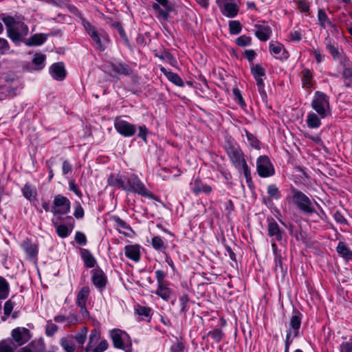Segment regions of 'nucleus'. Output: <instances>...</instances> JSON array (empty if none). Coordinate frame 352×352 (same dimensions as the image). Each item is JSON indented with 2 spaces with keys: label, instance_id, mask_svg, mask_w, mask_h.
<instances>
[{
  "label": "nucleus",
  "instance_id": "obj_1",
  "mask_svg": "<svg viewBox=\"0 0 352 352\" xmlns=\"http://www.w3.org/2000/svg\"><path fill=\"white\" fill-rule=\"evenodd\" d=\"M0 19L6 27L7 35L14 43H20L29 33V28L20 16L0 14Z\"/></svg>",
  "mask_w": 352,
  "mask_h": 352
},
{
  "label": "nucleus",
  "instance_id": "obj_2",
  "mask_svg": "<svg viewBox=\"0 0 352 352\" xmlns=\"http://www.w3.org/2000/svg\"><path fill=\"white\" fill-rule=\"evenodd\" d=\"M292 196L291 199L292 202L302 213L312 214L316 212L314 204L305 194L295 188L292 189Z\"/></svg>",
  "mask_w": 352,
  "mask_h": 352
},
{
  "label": "nucleus",
  "instance_id": "obj_3",
  "mask_svg": "<svg viewBox=\"0 0 352 352\" xmlns=\"http://www.w3.org/2000/svg\"><path fill=\"white\" fill-rule=\"evenodd\" d=\"M311 107L314 109L321 119L331 115L329 97L321 91H316L311 102Z\"/></svg>",
  "mask_w": 352,
  "mask_h": 352
},
{
  "label": "nucleus",
  "instance_id": "obj_4",
  "mask_svg": "<svg viewBox=\"0 0 352 352\" xmlns=\"http://www.w3.org/2000/svg\"><path fill=\"white\" fill-rule=\"evenodd\" d=\"M124 190L137 193L141 196L148 198L153 197L152 193L146 189L145 185L142 182L138 175L135 174H131L126 178Z\"/></svg>",
  "mask_w": 352,
  "mask_h": 352
},
{
  "label": "nucleus",
  "instance_id": "obj_5",
  "mask_svg": "<svg viewBox=\"0 0 352 352\" xmlns=\"http://www.w3.org/2000/svg\"><path fill=\"white\" fill-rule=\"evenodd\" d=\"M223 147L230 160L235 167H239L240 164L245 160L243 151L234 141L227 140Z\"/></svg>",
  "mask_w": 352,
  "mask_h": 352
},
{
  "label": "nucleus",
  "instance_id": "obj_6",
  "mask_svg": "<svg viewBox=\"0 0 352 352\" xmlns=\"http://www.w3.org/2000/svg\"><path fill=\"white\" fill-rule=\"evenodd\" d=\"M302 315L299 312H296V314L293 315L289 323V329L287 332L285 347L289 348L290 344L292 342V338L297 337L299 334V330L301 326Z\"/></svg>",
  "mask_w": 352,
  "mask_h": 352
},
{
  "label": "nucleus",
  "instance_id": "obj_7",
  "mask_svg": "<svg viewBox=\"0 0 352 352\" xmlns=\"http://www.w3.org/2000/svg\"><path fill=\"white\" fill-rule=\"evenodd\" d=\"M250 70L252 75L256 82L258 91L262 99L265 100L267 98V94L264 89L265 85L262 78L265 76V69L261 65L256 64L251 67Z\"/></svg>",
  "mask_w": 352,
  "mask_h": 352
},
{
  "label": "nucleus",
  "instance_id": "obj_8",
  "mask_svg": "<svg viewBox=\"0 0 352 352\" xmlns=\"http://www.w3.org/2000/svg\"><path fill=\"white\" fill-rule=\"evenodd\" d=\"M256 169L258 174L262 177H267L274 173V166L267 155L260 156L257 159Z\"/></svg>",
  "mask_w": 352,
  "mask_h": 352
},
{
  "label": "nucleus",
  "instance_id": "obj_9",
  "mask_svg": "<svg viewBox=\"0 0 352 352\" xmlns=\"http://www.w3.org/2000/svg\"><path fill=\"white\" fill-rule=\"evenodd\" d=\"M70 211V201L61 195L54 197L51 212L54 214H66Z\"/></svg>",
  "mask_w": 352,
  "mask_h": 352
},
{
  "label": "nucleus",
  "instance_id": "obj_10",
  "mask_svg": "<svg viewBox=\"0 0 352 352\" xmlns=\"http://www.w3.org/2000/svg\"><path fill=\"white\" fill-rule=\"evenodd\" d=\"M267 235L272 239V241L282 243L286 234L277 222L273 218H270L267 219Z\"/></svg>",
  "mask_w": 352,
  "mask_h": 352
},
{
  "label": "nucleus",
  "instance_id": "obj_11",
  "mask_svg": "<svg viewBox=\"0 0 352 352\" xmlns=\"http://www.w3.org/2000/svg\"><path fill=\"white\" fill-rule=\"evenodd\" d=\"M114 126L117 132L124 137H131L136 132V126L125 120L116 119Z\"/></svg>",
  "mask_w": 352,
  "mask_h": 352
},
{
  "label": "nucleus",
  "instance_id": "obj_12",
  "mask_svg": "<svg viewBox=\"0 0 352 352\" xmlns=\"http://www.w3.org/2000/svg\"><path fill=\"white\" fill-rule=\"evenodd\" d=\"M14 342L17 346H21L28 342L31 338V334L29 329L25 327H17L14 329L11 333Z\"/></svg>",
  "mask_w": 352,
  "mask_h": 352
},
{
  "label": "nucleus",
  "instance_id": "obj_13",
  "mask_svg": "<svg viewBox=\"0 0 352 352\" xmlns=\"http://www.w3.org/2000/svg\"><path fill=\"white\" fill-rule=\"evenodd\" d=\"M109 67L111 76H129L133 73V69L128 65L120 62H110Z\"/></svg>",
  "mask_w": 352,
  "mask_h": 352
},
{
  "label": "nucleus",
  "instance_id": "obj_14",
  "mask_svg": "<svg viewBox=\"0 0 352 352\" xmlns=\"http://www.w3.org/2000/svg\"><path fill=\"white\" fill-rule=\"evenodd\" d=\"M217 3L224 16L233 18L237 15L239 9L236 4L228 2V0H217Z\"/></svg>",
  "mask_w": 352,
  "mask_h": 352
},
{
  "label": "nucleus",
  "instance_id": "obj_15",
  "mask_svg": "<svg viewBox=\"0 0 352 352\" xmlns=\"http://www.w3.org/2000/svg\"><path fill=\"white\" fill-rule=\"evenodd\" d=\"M92 282L100 290H102L107 285V277L101 269H94L91 271Z\"/></svg>",
  "mask_w": 352,
  "mask_h": 352
},
{
  "label": "nucleus",
  "instance_id": "obj_16",
  "mask_svg": "<svg viewBox=\"0 0 352 352\" xmlns=\"http://www.w3.org/2000/svg\"><path fill=\"white\" fill-rule=\"evenodd\" d=\"M111 337L116 348L124 349V342L126 338H129V335L120 329H113L111 333Z\"/></svg>",
  "mask_w": 352,
  "mask_h": 352
},
{
  "label": "nucleus",
  "instance_id": "obj_17",
  "mask_svg": "<svg viewBox=\"0 0 352 352\" xmlns=\"http://www.w3.org/2000/svg\"><path fill=\"white\" fill-rule=\"evenodd\" d=\"M255 36L261 41H267L271 36L272 29L271 28L265 24H256L255 25Z\"/></svg>",
  "mask_w": 352,
  "mask_h": 352
},
{
  "label": "nucleus",
  "instance_id": "obj_18",
  "mask_svg": "<svg viewBox=\"0 0 352 352\" xmlns=\"http://www.w3.org/2000/svg\"><path fill=\"white\" fill-rule=\"evenodd\" d=\"M89 289L88 287H84L78 292L76 298V304L80 308V312L82 315L87 314L86 309V302L89 296Z\"/></svg>",
  "mask_w": 352,
  "mask_h": 352
},
{
  "label": "nucleus",
  "instance_id": "obj_19",
  "mask_svg": "<svg viewBox=\"0 0 352 352\" xmlns=\"http://www.w3.org/2000/svg\"><path fill=\"white\" fill-rule=\"evenodd\" d=\"M125 256L135 261L140 260V246L138 245H128L124 247Z\"/></svg>",
  "mask_w": 352,
  "mask_h": 352
},
{
  "label": "nucleus",
  "instance_id": "obj_20",
  "mask_svg": "<svg viewBox=\"0 0 352 352\" xmlns=\"http://www.w3.org/2000/svg\"><path fill=\"white\" fill-rule=\"evenodd\" d=\"M190 185L192 192L196 195L200 193L209 194L212 192L211 186L204 184L199 179H195Z\"/></svg>",
  "mask_w": 352,
  "mask_h": 352
},
{
  "label": "nucleus",
  "instance_id": "obj_21",
  "mask_svg": "<svg viewBox=\"0 0 352 352\" xmlns=\"http://www.w3.org/2000/svg\"><path fill=\"white\" fill-rule=\"evenodd\" d=\"M27 256L30 258H35L38 254V247L35 243H32L28 239L23 241L21 244Z\"/></svg>",
  "mask_w": 352,
  "mask_h": 352
},
{
  "label": "nucleus",
  "instance_id": "obj_22",
  "mask_svg": "<svg viewBox=\"0 0 352 352\" xmlns=\"http://www.w3.org/2000/svg\"><path fill=\"white\" fill-rule=\"evenodd\" d=\"M329 42L326 43V47L329 50V53L332 55L333 59L335 60L340 61V63L344 64V65H346L349 63V59L346 56L342 55L338 50L329 41Z\"/></svg>",
  "mask_w": 352,
  "mask_h": 352
},
{
  "label": "nucleus",
  "instance_id": "obj_23",
  "mask_svg": "<svg viewBox=\"0 0 352 352\" xmlns=\"http://www.w3.org/2000/svg\"><path fill=\"white\" fill-rule=\"evenodd\" d=\"M50 73L52 77L58 80H63L66 75V72L62 63L53 64L50 67Z\"/></svg>",
  "mask_w": 352,
  "mask_h": 352
},
{
  "label": "nucleus",
  "instance_id": "obj_24",
  "mask_svg": "<svg viewBox=\"0 0 352 352\" xmlns=\"http://www.w3.org/2000/svg\"><path fill=\"white\" fill-rule=\"evenodd\" d=\"M154 294L160 296L165 301H169L173 294V289L168 287V284L157 285Z\"/></svg>",
  "mask_w": 352,
  "mask_h": 352
},
{
  "label": "nucleus",
  "instance_id": "obj_25",
  "mask_svg": "<svg viewBox=\"0 0 352 352\" xmlns=\"http://www.w3.org/2000/svg\"><path fill=\"white\" fill-rule=\"evenodd\" d=\"M160 71L165 75L167 79L174 85L178 87H183L184 85L183 80L176 73L168 71L164 67H160Z\"/></svg>",
  "mask_w": 352,
  "mask_h": 352
},
{
  "label": "nucleus",
  "instance_id": "obj_26",
  "mask_svg": "<svg viewBox=\"0 0 352 352\" xmlns=\"http://www.w3.org/2000/svg\"><path fill=\"white\" fill-rule=\"evenodd\" d=\"M109 186H115L124 190L125 187L126 178L121 175L111 174L107 179Z\"/></svg>",
  "mask_w": 352,
  "mask_h": 352
},
{
  "label": "nucleus",
  "instance_id": "obj_27",
  "mask_svg": "<svg viewBox=\"0 0 352 352\" xmlns=\"http://www.w3.org/2000/svg\"><path fill=\"white\" fill-rule=\"evenodd\" d=\"M21 352H45L44 343L42 341H32L27 346L23 347Z\"/></svg>",
  "mask_w": 352,
  "mask_h": 352
},
{
  "label": "nucleus",
  "instance_id": "obj_28",
  "mask_svg": "<svg viewBox=\"0 0 352 352\" xmlns=\"http://www.w3.org/2000/svg\"><path fill=\"white\" fill-rule=\"evenodd\" d=\"M80 256L86 267L91 268L96 264V261L89 250L81 249Z\"/></svg>",
  "mask_w": 352,
  "mask_h": 352
},
{
  "label": "nucleus",
  "instance_id": "obj_29",
  "mask_svg": "<svg viewBox=\"0 0 352 352\" xmlns=\"http://www.w3.org/2000/svg\"><path fill=\"white\" fill-rule=\"evenodd\" d=\"M60 220V217H57L56 219H52V223H53L54 227L56 228V231L58 235L60 238H65L72 232L73 227H72L71 230H69V228L66 226L58 224V221Z\"/></svg>",
  "mask_w": 352,
  "mask_h": 352
},
{
  "label": "nucleus",
  "instance_id": "obj_30",
  "mask_svg": "<svg viewBox=\"0 0 352 352\" xmlns=\"http://www.w3.org/2000/svg\"><path fill=\"white\" fill-rule=\"evenodd\" d=\"M111 219L114 222V226L116 228L120 233H122L126 236L127 234L123 232L122 230L132 231L131 226L129 224H127L124 220L120 219L119 217L113 216L112 217Z\"/></svg>",
  "mask_w": 352,
  "mask_h": 352
},
{
  "label": "nucleus",
  "instance_id": "obj_31",
  "mask_svg": "<svg viewBox=\"0 0 352 352\" xmlns=\"http://www.w3.org/2000/svg\"><path fill=\"white\" fill-rule=\"evenodd\" d=\"M337 252L345 260L349 261L352 258V251L342 241H340L336 248Z\"/></svg>",
  "mask_w": 352,
  "mask_h": 352
},
{
  "label": "nucleus",
  "instance_id": "obj_32",
  "mask_svg": "<svg viewBox=\"0 0 352 352\" xmlns=\"http://www.w3.org/2000/svg\"><path fill=\"white\" fill-rule=\"evenodd\" d=\"M60 344L66 352H74L76 350V345L72 336L61 338Z\"/></svg>",
  "mask_w": 352,
  "mask_h": 352
},
{
  "label": "nucleus",
  "instance_id": "obj_33",
  "mask_svg": "<svg viewBox=\"0 0 352 352\" xmlns=\"http://www.w3.org/2000/svg\"><path fill=\"white\" fill-rule=\"evenodd\" d=\"M100 333L96 329L91 330L89 337V342L85 348L86 352H90L92 350V347L95 345L100 339Z\"/></svg>",
  "mask_w": 352,
  "mask_h": 352
},
{
  "label": "nucleus",
  "instance_id": "obj_34",
  "mask_svg": "<svg viewBox=\"0 0 352 352\" xmlns=\"http://www.w3.org/2000/svg\"><path fill=\"white\" fill-rule=\"evenodd\" d=\"M320 117L314 113H309L307 118V124L309 128L316 129L321 125Z\"/></svg>",
  "mask_w": 352,
  "mask_h": 352
},
{
  "label": "nucleus",
  "instance_id": "obj_35",
  "mask_svg": "<svg viewBox=\"0 0 352 352\" xmlns=\"http://www.w3.org/2000/svg\"><path fill=\"white\" fill-rule=\"evenodd\" d=\"M23 196L30 201L36 199L37 192L35 188L31 185L26 184L22 188Z\"/></svg>",
  "mask_w": 352,
  "mask_h": 352
},
{
  "label": "nucleus",
  "instance_id": "obj_36",
  "mask_svg": "<svg viewBox=\"0 0 352 352\" xmlns=\"http://www.w3.org/2000/svg\"><path fill=\"white\" fill-rule=\"evenodd\" d=\"M47 39V36L43 34H36L32 36L27 43V45H40L43 44Z\"/></svg>",
  "mask_w": 352,
  "mask_h": 352
},
{
  "label": "nucleus",
  "instance_id": "obj_37",
  "mask_svg": "<svg viewBox=\"0 0 352 352\" xmlns=\"http://www.w3.org/2000/svg\"><path fill=\"white\" fill-rule=\"evenodd\" d=\"M9 294V285L7 280L0 276V299H6Z\"/></svg>",
  "mask_w": 352,
  "mask_h": 352
},
{
  "label": "nucleus",
  "instance_id": "obj_38",
  "mask_svg": "<svg viewBox=\"0 0 352 352\" xmlns=\"http://www.w3.org/2000/svg\"><path fill=\"white\" fill-rule=\"evenodd\" d=\"M342 77L346 87H352V68L345 67L342 72Z\"/></svg>",
  "mask_w": 352,
  "mask_h": 352
},
{
  "label": "nucleus",
  "instance_id": "obj_39",
  "mask_svg": "<svg viewBox=\"0 0 352 352\" xmlns=\"http://www.w3.org/2000/svg\"><path fill=\"white\" fill-rule=\"evenodd\" d=\"M87 332V328L86 327H83L76 334L73 339L74 338L79 344L82 345L86 341Z\"/></svg>",
  "mask_w": 352,
  "mask_h": 352
},
{
  "label": "nucleus",
  "instance_id": "obj_40",
  "mask_svg": "<svg viewBox=\"0 0 352 352\" xmlns=\"http://www.w3.org/2000/svg\"><path fill=\"white\" fill-rule=\"evenodd\" d=\"M152 246L157 250L164 251L166 247L162 239L158 236H154L151 241Z\"/></svg>",
  "mask_w": 352,
  "mask_h": 352
},
{
  "label": "nucleus",
  "instance_id": "obj_41",
  "mask_svg": "<svg viewBox=\"0 0 352 352\" xmlns=\"http://www.w3.org/2000/svg\"><path fill=\"white\" fill-rule=\"evenodd\" d=\"M302 84L306 87H311L312 83L311 82L312 78V74L311 71L308 69H305L302 72Z\"/></svg>",
  "mask_w": 352,
  "mask_h": 352
},
{
  "label": "nucleus",
  "instance_id": "obj_42",
  "mask_svg": "<svg viewBox=\"0 0 352 352\" xmlns=\"http://www.w3.org/2000/svg\"><path fill=\"white\" fill-rule=\"evenodd\" d=\"M160 5V4L157 3H155L152 5V8L153 10L158 12L159 16L162 18L164 20H167L169 16L170 11L166 8H162Z\"/></svg>",
  "mask_w": 352,
  "mask_h": 352
},
{
  "label": "nucleus",
  "instance_id": "obj_43",
  "mask_svg": "<svg viewBox=\"0 0 352 352\" xmlns=\"http://www.w3.org/2000/svg\"><path fill=\"white\" fill-rule=\"evenodd\" d=\"M242 25L238 21H231L229 22V31L231 34H238L241 32Z\"/></svg>",
  "mask_w": 352,
  "mask_h": 352
},
{
  "label": "nucleus",
  "instance_id": "obj_44",
  "mask_svg": "<svg viewBox=\"0 0 352 352\" xmlns=\"http://www.w3.org/2000/svg\"><path fill=\"white\" fill-rule=\"evenodd\" d=\"M208 336H210L217 342H220L224 338V333L219 329H215L209 331Z\"/></svg>",
  "mask_w": 352,
  "mask_h": 352
},
{
  "label": "nucleus",
  "instance_id": "obj_45",
  "mask_svg": "<svg viewBox=\"0 0 352 352\" xmlns=\"http://www.w3.org/2000/svg\"><path fill=\"white\" fill-rule=\"evenodd\" d=\"M269 48L270 53L276 56L279 55L283 50L285 52L283 45L279 43H270Z\"/></svg>",
  "mask_w": 352,
  "mask_h": 352
},
{
  "label": "nucleus",
  "instance_id": "obj_46",
  "mask_svg": "<svg viewBox=\"0 0 352 352\" xmlns=\"http://www.w3.org/2000/svg\"><path fill=\"white\" fill-rule=\"evenodd\" d=\"M267 193L274 199H278L280 198L281 194L278 188L274 184H271L267 187Z\"/></svg>",
  "mask_w": 352,
  "mask_h": 352
},
{
  "label": "nucleus",
  "instance_id": "obj_47",
  "mask_svg": "<svg viewBox=\"0 0 352 352\" xmlns=\"http://www.w3.org/2000/svg\"><path fill=\"white\" fill-rule=\"evenodd\" d=\"M45 60V55L42 54H36L32 63L37 66L38 69H41L44 67V62Z\"/></svg>",
  "mask_w": 352,
  "mask_h": 352
},
{
  "label": "nucleus",
  "instance_id": "obj_48",
  "mask_svg": "<svg viewBox=\"0 0 352 352\" xmlns=\"http://www.w3.org/2000/svg\"><path fill=\"white\" fill-rule=\"evenodd\" d=\"M318 19L320 22V24L323 28L325 27L326 24H329V25L331 24V21H330L329 19L328 18L326 12L322 9H320L318 10Z\"/></svg>",
  "mask_w": 352,
  "mask_h": 352
},
{
  "label": "nucleus",
  "instance_id": "obj_49",
  "mask_svg": "<svg viewBox=\"0 0 352 352\" xmlns=\"http://www.w3.org/2000/svg\"><path fill=\"white\" fill-rule=\"evenodd\" d=\"M81 22L84 28L90 36L98 32L95 27L93 26L89 21L85 20L83 17H81Z\"/></svg>",
  "mask_w": 352,
  "mask_h": 352
},
{
  "label": "nucleus",
  "instance_id": "obj_50",
  "mask_svg": "<svg viewBox=\"0 0 352 352\" xmlns=\"http://www.w3.org/2000/svg\"><path fill=\"white\" fill-rule=\"evenodd\" d=\"M245 133L247 139L250 145L256 149L260 148V143L257 138L253 134L248 132V131H245Z\"/></svg>",
  "mask_w": 352,
  "mask_h": 352
},
{
  "label": "nucleus",
  "instance_id": "obj_51",
  "mask_svg": "<svg viewBox=\"0 0 352 352\" xmlns=\"http://www.w3.org/2000/svg\"><path fill=\"white\" fill-rule=\"evenodd\" d=\"M251 38L245 35H242L236 39V43L240 47H245L251 44Z\"/></svg>",
  "mask_w": 352,
  "mask_h": 352
},
{
  "label": "nucleus",
  "instance_id": "obj_52",
  "mask_svg": "<svg viewBox=\"0 0 352 352\" xmlns=\"http://www.w3.org/2000/svg\"><path fill=\"white\" fill-rule=\"evenodd\" d=\"M10 48L8 41L6 38L0 37V55L8 54L10 51Z\"/></svg>",
  "mask_w": 352,
  "mask_h": 352
},
{
  "label": "nucleus",
  "instance_id": "obj_53",
  "mask_svg": "<svg viewBox=\"0 0 352 352\" xmlns=\"http://www.w3.org/2000/svg\"><path fill=\"white\" fill-rule=\"evenodd\" d=\"M58 326L52 323L51 321H47L45 333L47 336H52L58 331Z\"/></svg>",
  "mask_w": 352,
  "mask_h": 352
},
{
  "label": "nucleus",
  "instance_id": "obj_54",
  "mask_svg": "<svg viewBox=\"0 0 352 352\" xmlns=\"http://www.w3.org/2000/svg\"><path fill=\"white\" fill-rule=\"evenodd\" d=\"M167 274L166 273L161 270L155 271V277L157 282V285L166 284L164 281Z\"/></svg>",
  "mask_w": 352,
  "mask_h": 352
},
{
  "label": "nucleus",
  "instance_id": "obj_55",
  "mask_svg": "<svg viewBox=\"0 0 352 352\" xmlns=\"http://www.w3.org/2000/svg\"><path fill=\"white\" fill-rule=\"evenodd\" d=\"M233 95L234 96V100L237 101L239 105L245 106V102L242 97L240 90L238 88H234L232 90Z\"/></svg>",
  "mask_w": 352,
  "mask_h": 352
},
{
  "label": "nucleus",
  "instance_id": "obj_56",
  "mask_svg": "<svg viewBox=\"0 0 352 352\" xmlns=\"http://www.w3.org/2000/svg\"><path fill=\"white\" fill-rule=\"evenodd\" d=\"M274 262H275L274 270L276 271L280 270V272H283V256H282L281 254L274 256Z\"/></svg>",
  "mask_w": 352,
  "mask_h": 352
},
{
  "label": "nucleus",
  "instance_id": "obj_57",
  "mask_svg": "<svg viewBox=\"0 0 352 352\" xmlns=\"http://www.w3.org/2000/svg\"><path fill=\"white\" fill-rule=\"evenodd\" d=\"M75 240L79 245H85L87 243V237L85 234L81 232H76L75 234Z\"/></svg>",
  "mask_w": 352,
  "mask_h": 352
},
{
  "label": "nucleus",
  "instance_id": "obj_58",
  "mask_svg": "<svg viewBox=\"0 0 352 352\" xmlns=\"http://www.w3.org/2000/svg\"><path fill=\"white\" fill-rule=\"evenodd\" d=\"M239 167H242L246 181L248 183H250L251 182V174L246 161L245 160L241 163Z\"/></svg>",
  "mask_w": 352,
  "mask_h": 352
},
{
  "label": "nucleus",
  "instance_id": "obj_59",
  "mask_svg": "<svg viewBox=\"0 0 352 352\" xmlns=\"http://www.w3.org/2000/svg\"><path fill=\"white\" fill-rule=\"evenodd\" d=\"M109 346V344L106 340H103L100 341V342L98 344L97 346H96L93 351V352H104L107 349Z\"/></svg>",
  "mask_w": 352,
  "mask_h": 352
},
{
  "label": "nucleus",
  "instance_id": "obj_60",
  "mask_svg": "<svg viewBox=\"0 0 352 352\" xmlns=\"http://www.w3.org/2000/svg\"><path fill=\"white\" fill-rule=\"evenodd\" d=\"M14 302L11 300L6 302L3 307V314L6 316H9L13 309Z\"/></svg>",
  "mask_w": 352,
  "mask_h": 352
},
{
  "label": "nucleus",
  "instance_id": "obj_61",
  "mask_svg": "<svg viewBox=\"0 0 352 352\" xmlns=\"http://www.w3.org/2000/svg\"><path fill=\"white\" fill-rule=\"evenodd\" d=\"M340 351V352H352V340L341 343Z\"/></svg>",
  "mask_w": 352,
  "mask_h": 352
},
{
  "label": "nucleus",
  "instance_id": "obj_62",
  "mask_svg": "<svg viewBox=\"0 0 352 352\" xmlns=\"http://www.w3.org/2000/svg\"><path fill=\"white\" fill-rule=\"evenodd\" d=\"M0 352H13V349L7 340L0 342Z\"/></svg>",
  "mask_w": 352,
  "mask_h": 352
},
{
  "label": "nucleus",
  "instance_id": "obj_63",
  "mask_svg": "<svg viewBox=\"0 0 352 352\" xmlns=\"http://www.w3.org/2000/svg\"><path fill=\"white\" fill-rule=\"evenodd\" d=\"M91 37L92 40L95 42L96 45H97L98 49H99L100 51H104L105 50V47L102 44L98 32L91 35Z\"/></svg>",
  "mask_w": 352,
  "mask_h": 352
},
{
  "label": "nucleus",
  "instance_id": "obj_64",
  "mask_svg": "<svg viewBox=\"0 0 352 352\" xmlns=\"http://www.w3.org/2000/svg\"><path fill=\"white\" fill-rule=\"evenodd\" d=\"M170 351H171V352H183L184 351L183 343L179 341H176L171 346Z\"/></svg>",
  "mask_w": 352,
  "mask_h": 352
}]
</instances>
